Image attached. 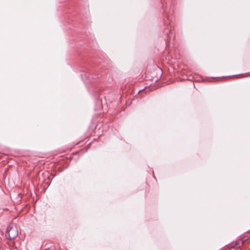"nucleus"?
<instances>
[{
	"label": "nucleus",
	"mask_w": 250,
	"mask_h": 250,
	"mask_svg": "<svg viewBox=\"0 0 250 250\" xmlns=\"http://www.w3.org/2000/svg\"><path fill=\"white\" fill-rule=\"evenodd\" d=\"M10 239H14L18 235V229L16 226L9 227L7 231Z\"/></svg>",
	"instance_id": "1"
},
{
	"label": "nucleus",
	"mask_w": 250,
	"mask_h": 250,
	"mask_svg": "<svg viewBox=\"0 0 250 250\" xmlns=\"http://www.w3.org/2000/svg\"><path fill=\"white\" fill-rule=\"evenodd\" d=\"M145 90V92H147V88H146Z\"/></svg>",
	"instance_id": "3"
},
{
	"label": "nucleus",
	"mask_w": 250,
	"mask_h": 250,
	"mask_svg": "<svg viewBox=\"0 0 250 250\" xmlns=\"http://www.w3.org/2000/svg\"><path fill=\"white\" fill-rule=\"evenodd\" d=\"M157 73H159L160 74L162 75V70L161 68H157Z\"/></svg>",
	"instance_id": "2"
}]
</instances>
